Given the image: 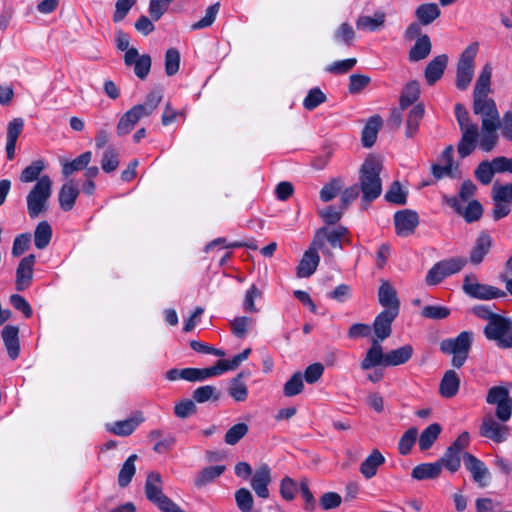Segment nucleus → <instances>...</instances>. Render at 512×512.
<instances>
[{"label":"nucleus","mask_w":512,"mask_h":512,"mask_svg":"<svg viewBox=\"0 0 512 512\" xmlns=\"http://www.w3.org/2000/svg\"><path fill=\"white\" fill-rule=\"evenodd\" d=\"M378 366H386V353L379 340H373L370 348L366 351L364 359L361 361L360 367L362 370L367 371Z\"/></svg>","instance_id":"nucleus-19"},{"label":"nucleus","mask_w":512,"mask_h":512,"mask_svg":"<svg viewBox=\"0 0 512 512\" xmlns=\"http://www.w3.org/2000/svg\"><path fill=\"white\" fill-rule=\"evenodd\" d=\"M52 238V228L47 221H41L35 228L34 231V244L36 248L42 250L45 249Z\"/></svg>","instance_id":"nucleus-43"},{"label":"nucleus","mask_w":512,"mask_h":512,"mask_svg":"<svg viewBox=\"0 0 512 512\" xmlns=\"http://www.w3.org/2000/svg\"><path fill=\"white\" fill-rule=\"evenodd\" d=\"M440 13L441 12L437 4L426 3L420 5L416 9L415 15L422 25H429L440 16Z\"/></svg>","instance_id":"nucleus-42"},{"label":"nucleus","mask_w":512,"mask_h":512,"mask_svg":"<svg viewBox=\"0 0 512 512\" xmlns=\"http://www.w3.org/2000/svg\"><path fill=\"white\" fill-rule=\"evenodd\" d=\"M446 203L453 208L457 214L463 216L467 223L479 220L483 213L482 205L477 200L470 201L465 209L462 208L460 200L455 196L446 197Z\"/></svg>","instance_id":"nucleus-13"},{"label":"nucleus","mask_w":512,"mask_h":512,"mask_svg":"<svg viewBox=\"0 0 512 512\" xmlns=\"http://www.w3.org/2000/svg\"><path fill=\"white\" fill-rule=\"evenodd\" d=\"M137 458L136 454H132L122 465L118 475V484L120 487H126L131 482L136 472L135 461Z\"/></svg>","instance_id":"nucleus-46"},{"label":"nucleus","mask_w":512,"mask_h":512,"mask_svg":"<svg viewBox=\"0 0 512 512\" xmlns=\"http://www.w3.org/2000/svg\"><path fill=\"white\" fill-rule=\"evenodd\" d=\"M23 127L24 120L22 118H14L7 125L6 154L8 160H12L14 158L16 142L23 131Z\"/></svg>","instance_id":"nucleus-25"},{"label":"nucleus","mask_w":512,"mask_h":512,"mask_svg":"<svg viewBox=\"0 0 512 512\" xmlns=\"http://www.w3.org/2000/svg\"><path fill=\"white\" fill-rule=\"evenodd\" d=\"M44 169L45 164L43 160L33 161L29 166L22 170L20 174V181L23 183H30L33 181L37 182Z\"/></svg>","instance_id":"nucleus-48"},{"label":"nucleus","mask_w":512,"mask_h":512,"mask_svg":"<svg viewBox=\"0 0 512 512\" xmlns=\"http://www.w3.org/2000/svg\"><path fill=\"white\" fill-rule=\"evenodd\" d=\"M462 455L448 447L443 456L437 461L441 468L445 467L451 473H455L461 466Z\"/></svg>","instance_id":"nucleus-47"},{"label":"nucleus","mask_w":512,"mask_h":512,"mask_svg":"<svg viewBox=\"0 0 512 512\" xmlns=\"http://www.w3.org/2000/svg\"><path fill=\"white\" fill-rule=\"evenodd\" d=\"M342 189V181L334 178L325 184L320 191V198L323 202H329L334 199Z\"/></svg>","instance_id":"nucleus-60"},{"label":"nucleus","mask_w":512,"mask_h":512,"mask_svg":"<svg viewBox=\"0 0 512 512\" xmlns=\"http://www.w3.org/2000/svg\"><path fill=\"white\" fill-rule=\"evenodd\" d=\"M219 9H220L219 3L210 5L205 11V16L203 18H201L199 21L193 23L191 28L193 30H199V29H203V28H207V27L211 26L216 19Z\"/></svg>","instance_id":"nucleus-59"},{"label":"nucleus","mask_w":512,"mask_h":512,"mask_svg":"<svg viewBox=\"0 0 512 512\" xmlns=\"http://www.w3.org/2000/svg\"><path fill=\"white\" fill-rule=\"evenodd\" d=\"M418 436V430L415 427L409 428L400 438L398 450L401 455H408L411 452Z\"/></svg>","instance_id":"nucleus-56"},{"label":"nucleus","mask_w":512,"mask_h":512,"mask_svg":"<svg viewBox=\"0 0 512 512\" xmlns=\"http://www.w3.org/2000/svg\"><path fill=\"white\" fill-rule=\"evenodd\" d=\"M431 41L429 36L421 35L409 51V60L417 62L425 59L431 52Z\"/></svg>","instance_id":"nucleus-37"},{"label":"nucleus","mask_w":512,"mask_h":512,"mask_svg":"<svg viewBox=\"0 0 512 512\" xmlns=\"http://www.w3.org/2000/svg\"><path fill=\"white\" fill-rule=\"evenodd\" d=\"M473 112L481 116V124L485 121L499 123V112L495 101L488 96L473 97Z\"/></svg>","instance_id":"nucleus-12"},{"label":"nucleus","mask_w":512,"mask_h":512,"mask_svg":"<svg viewBox=\"0 0 512 512\" xmlns=\"http://www.w3.org/2000/svg\"><path fill=\"white\" fill-rule=\"evenodd\" d=\"M224 465L208 466L203 468L196 476L194 484L197 488H202L220 477L225 472Z\"/></svg>","instance_id":"nucleus-36"},{"label":"nucleus","mask_w":512,"mask_h":512,"mask_svg":"<svg viewBox=\"0 0 512 512\" xmlns=\"http://www.w3.org/2000/svg\"><path fill=\"white\" fill-rule=\"evenodd\" d=\"M491 76H492V67L490 64H486L482 68V70L476 80L473 97L488 96V94L490 92Z\"/></svg>","instance_id":"nucleus-39"},{"label":"nucleus","mask_w":512,"mask_h":512,"mask_svg":"<svg viewBox=\"0 0 512 512\" xmlns=\"http://www.w3.org/2000/svg\"><path fill=\"white\" fill-rule=\"evenodd\" d=\"M180 53L175 48H170L165 54V72L168 76H173L179 70Z\"/></svg>","instance_id":"nucleus-62"},{"label":"nucleus","mask_w":512,"mask_h":512,"mask_svg":"<svg viewBox=\"0 0 512 512\" xmlns=\"http://www.w3.org/2000/svg\"><path fill=\"white\" fill-rule=\"evenodd\" d=\"M443 269L445 275L448 277L452 274L458 273L463 269L467 263V259L463 257H453L450 259L442 260L438 262Z\"/></svg>","instance_id":"nucleus-61"},{"label":"nucleus","mask_w":512,"mask_h":512,"mask_svg":"<svg viewBox=\"0 0 512 512\" xmlns=\"http://www.w3.org/2000/svg\"><path fill=\"white\" fill-rule=\"evenodd\" d=\"M381 160L373 155L366 157L359 172V191L362 193V203L369 204L377 199L382 192L380 173Z\"/></svg>","instance_id":"nucleus-1"},{"label":"nucleus","mask_w":512,"mask_h":512,"mask_svg":"<svg viewBox=\"0 0 512 512\" xmlns=\"http://www.w3.org/2000/svg\"><path fill=\"white\" fill-rule=\"evenodd\" d=\"M219 392L214 386L211 385H204L201 387H198L193 392V400L197 403H205L211 399L217 401L219 400Z\"/></svg>","instance_id":"nucleus-57"},{"label":"nucleus","mask_w":512,"mask_h":512,"mask_svg":"<svg viewBox=\"0 0 512 512\" xmlns=\"http://www.w3.org/2000/svg\"><path fill=\"white\" fill-rule=\"evenodd\" d=\"M455 116L461 131V138L457 145V152L461 158H466L475 150L479 137L478 125L472 122L465 107L457 103Z\"/></svg>","instance_id":"nucleus-2"},{"label":"nucleus","mask_w":512,"mask_h":512,"mask_svg":"<svg viewBox=\"0 0 512 512\" xmlns=\"http://www.w3.org/2000/svg\"><path fill=\"white\" fill-rule=\"evenodd\" d=\"M385 463V457L378 449H374L360 465V472L366 479H371L378 468Z\"/></svg>","instance_id":"nucleus-31"},{"label":"nucleus","mask_w":512,"mask_h":512,"mask_svg":"<svg viewBox=\"0 0 512 512\" xmlns=\"http://www.w3.org/2000/svg\"><path fill=\"white\" fill-rule=\"evenodd\" d=\"M495 170L491 161L485 160L478 164L474 171L476 179L483 185L491 183Z\"/></svg>","instance_id":"nucleus-52"},{"label":"nucleus","mask_w":512,"mask_h":512,"mask_svg":"<svg viewBox=\"0 0 512 512\" xmlns=\"http://www.w3.org/2000/svg\"><path fill=\"white\" fill-rule=\"evenodd\" d=\"M442 431L438 423H432L426 427L420 434L418 445L421 451H426L432 447L434 442L438 439Z\"/></svg>","instance_id":"nucleus-38"},{"label":"nucleus","mask_w":512,"mask_h":512,"mask_svg":"<svg viewBox=\"0 0 512 512\" xmlns=\"http://www.w3.org/2000/svg\"><path fill=\"white\" fill-rule=\"evenodd\" d=\"M459 387L460 378L457 373L454 370L446 371L440 382V394L445 398H452L458 393Z\"/></svg>","instance_id":"nucleus-32"},{"label":"nucleus","mask_w":512,"mask_h":512,"mask_svg":"<svg viewBox=\"0 0 512 512\" xmlns=\"http://www.w3.org/2000/svg\"><path fill=\"white\" fill-rule=\"evenodd\" d=\"M382 123V118L379 115L369 118L362 131V144L364 147L369 148L374 145Z\"/></svg>","instance_id":"nucleus-34"},{"label":"nucleus","mask_w":512,"mask_h":512,"mask_svg":"<svg viewBox=\"0 0 512 512\" xmlns=\"http://www.w3.org/2000/svg\"><path fill=\"white\" fill-rule=\"evenodd\" d=\"M247 432V424L237 423L226 432L225 442L229 445H235L247 434Z\"/></svg>","instance_id":"nucleus-64"},{"label":"nucleus","mask_w":512,"mask_h":512,"mask_svg":"<svg viewBox=\"0 0 512 512\" xmlns=\"http://www.w3.org/2000/svg\"><path fill=\"white\" fill-rule=\"evenodd\" d=\"M119 154L113 147L107 148L101 159V168L105 173L115 171L119 166Z\"/></svg>","instance_id":"nucleus-54"},{"label":"nucleus","mask_w":512,"mask_h":512,"mask_svg":"<svg viewBox=\"0 0 512 512\" xmlns=\"http://www.w3.org/2000/svg\"><path fill=\"white\" fill-rule=\"evenodd\" d=\"M473 342V333L463 331L455 338L445 339L440 343V350L452 355V366L461 368L468 358Z\"/></svg>","instance_id":"nucleus-4"},{"label":"nucleus","mask_w":512,"mask_h":512,"mask_svg":"<svg viewBox=\"0 0 512 512\" xmlns=\"http://www.w3.org/2000/svg\"><path fill=\"white\" fill-rule=\"evenodd\" d=\"M251 353V349L247 348L241 353L235 355L230 360H219L217 362L218 368H220V373H224L229 370H235L243 361H245L249 354Z\"/></svg>","instance_id":"nucleus-58"},{"label":"nucleus","mask_w":512,"mask_h":512,"mask_svg":"<svg viewBox=\"0 0 512 512\" xmlns=\"http://www.w3.org/2000/svg\"><path fill=\"white\" fill-rule=\"evenodd\" d=\"M493 202L512 203V183L499 185L494 184L492 188Z\"/></svg>","instance_id":"nucleus-63"},{"label":"nucleus","mask_w":512,"mask_h":512,"mask_svg":"<svg viewBox=\"0 0 512 512\" xmlns=\"http://www.w3.org/2000/svg\"><path fill=\"white\" fill-rule=\"evenodd\" d=\"M162 99L163 93L161 90H152L147 94L144 103L134 105L131 110L134 111L135 115L140 120L150 116L156 110Z\"/></svg>","instance_id":"nucleus-23"},{"label":"nucleus","mask_w":512,"mask_h":512,"mask_svg":"<svg viewBox=\"0 0 512 512\" xmlns=\"http://www.w3.org/2000/svg\"><path fill=\"white\" fill-rule=\"evenodd\" d=\"M143 421V415L141 413H137L128 419L107 424L106 428L109 432L117 436L126 437L131 435Z\"/></svg>","instance_id":"nucleus-20"},{"label":"nucleus","mask_w":512,"mask_h":512,"mask_svg":"<svg viewBox=\"0 0 512 512\" xmlns=\"http://www.w3.org/2000/svg\"><path fill=\"white\" fill-rule=\"evenodd\" d=\"M145 494L147 499L153 504L165 496L162 492V478L158 472L151 471L148 473L145 482Z\"/></svg>","instance_id":"nucleus-29"},{"label":"nucleus","mask_w":512,"mask_h":512,"mask_svg":"<svg viewBox=\"0 0 512 512\" xmlns=\"http://www.w3.org/2000/svg\"><path fill=\"white\" fill-rule=\"evenodd\" d=\"M480 434L496 443H502L507 440L509 430L507 426L499 424L491 415H486L480 426Z\"/></svg>","instance_id":"nucleus-15"},{"label":"nucleus","mask_w":512,"mask_h":512,"mask_svg":"<svg viewBox=\"0 0 512 512\" xmlns=\"http://www.w3.org/2000/svg\"><path fill=\"white\" fill-rule=\"evenodd\" d=\"M19 329L16 326L7 325L2 330V338L7 353L12 360H15L20 353Z\"/></svg>","instance_id":"nucleus-28"},{"label":"nucleus","mask_w":512,"mask_h":512,"mask_svg":"<svg viewBox=\"0 0 512 512\" xmlns=\"http://www.w3.org/2000/svg\"><path fill=\"white\" fill-rule=\"evenodd\" d=\"M79 193L78 185L73 180L64 183L58 193V201L61 209L64 211L72 210Z\"/></svg>","instance_id":"nucleus-24"},{"label":"nucleus","mask_w":512,"mask_h":512,"mask_svg":"<svg viewBox=\"0 0 512 512\" xmlns=\"http://www.w3.org/2000/svg\"><path fill=\"white\" fill-rule=\"evenodd\" d=\"M385 199L389 203L405 205L407 202V192L402 189L398 181H394L387 190Z\"/></svg>","instance_id":"nucleus-51"},{"label":"nucleus","mask_w":512,"mask_h":512,"mask_svg":"<svg viewBox=\"0 0 512 512\" xmlns=\"http://www.w3.org/2000/svg\"><path fill=\"white\" fill-rule=\"evenodd\" d=\"M271 481V469L267 464H263L251 476L250 486L258 497L267 499L270 495L268 486Z\"/></svg>","instance_id":"nucleus-14"},{"label":"nucleus","mask_w":512,"mask_h":512,"mask_svg":"<svg viewBox=\"0 0 512 512\" xmlns=\"http://www.w3.org/2000/svg\"><path fill=\"white\" fill-rule=\"evenodd\" d=\"M465 468L471 473L473 481L479 487H486L490 482V472L485 463L470 453L463 454Z\"/></svg>","instance_id":"nucleus-10"},{"label":"nucleus","mask_w":512,"mask_h":512,"mask_svg":"<svg viewBox=\"0 0 512 512\" xmlns=\"http://www.w3.org/2000/svg\"><path fill=\"white\" fill-rule=\"evenodd\" d=\"M35 261V255L29 254L19 262L18 267L16 269L15 283L16 289L18 291H24L31 285Z\"/></svg>","instance_id":"nucleus-16"},{"label":"nucleus","mask_w":512,"mask_h":512,"mask_svg":"<svg viewBox=\"0 0 512 512\" xmlns=\"http://www.w3.org/2000/svg\"><path fill=\"white\" fill-rule=\"evenodd\" d=\"M477 48L474 45L468 46L461 54L456 72V87L459 90H466L471 83L474 74V58Z\"/></svg>","instance_id":"nucleus-7"},{"label":"nucleus","mask_w":512,"mask_h":512,"mask_svg":"<svg viewBox=\"0 0 512 512\" xmlns=\"http://www.w3.org/2000/svg\"><path fill=\"white\" fill-rule=\"evenodd\" d=\"M499 123H491L484 120L482 123V134L479 141L480 148L485 152H490L496 146L498 135L496 133Z\"/></svg>","instance_id":"nucleus-30"},{"label":"nucleus","mask_w":512,"mask_h":512,"mask_svg":"<svg viewBox=\"0 0 512 512\" xmlns=\"http://www.w3.org/2000/svg\"><path fill=\"white\" fill-rule=\"evenodd\" d=\"M420 95V87L418 82L411 81L406 84L404 87L401 96L399 105L401 110H405L409 106H411L414 102H416Z\"/></svg>","instance_id":"nucleus-44"},{"label":"nucleus","mask_w":512,"mask_h":512,"mask_svg":"<svg viewBox=\"0 0 512 512\" xmlns=\"http://www.w3.org/2000/svg\"><path fill=\"white\" fill-rule=\"evenodd\" d=\"M462 289L467 296L479 300H492L506 296L503 290L480 283L475 274H468L464 277Z\"/></svg>","instance_id":"nucleus-6"},{"label":"nucleus","mask_w":512,"mask_h":512,"mask_svg":"<svg viewBox=\"0 0 512 512\" xmlns=\"http://www.w3.org/2000/svg\"><path fill=\"white\" fill-rule=\"evenodd\" d=\"M424 116V106L417 104L410 110L407 121L405 134L408 138L413 137L418 131L420 122Z\"/></svg>","instance_id":"nucleus-41"},{"label":"nucleus","mask_w":512,"mask_h":512,"mask_svg":"<svg viewBox=\"0 0 512 512\" xmlns=\"http://www.w3.org/2000/svg\"><path fill=\"white\" fill-rule=\"evenodd\" d=\"M303 388V375L301 372H296L284 384L283 393L286 397H293L300 394Z\"/></svg>","instance_id":"nucleus-55"},{"label":"nucleus","mask_w":512,"mask_h":512,"mask_svg":"<svg viewBox=\"0 0 512 512\" xmlns=\"http://www.w3.org/2000/svg\"><path fill=\"white\" fill-rule=\"evenodd\" d=\"M348 233L347 228L339 226L335 229H328L322 227L318 229L312 240V246L314 248L322 249V253L329 257L332 256V252L329 249H324L325 242H328L333 248H342L341 239Z\"/></svg>","instance_id":"nucleus-9"},{"label":"nucleus","mask_w":512,"mask_h":512,"mask_svg":"<svg viewBox=\"0 0 512 512\" xmlns=\"http://www.w3.org/2000/svg\"><path fill=\"white\" fill-rule=\"evenodd\" d=\"M243 372L239 373L231 380L229 395L237 402H243L247 399L248 389L245 383L241 381Z\"/></svg>","instance_id":"nucleus-50"},{"label":"nucleus","mask_w":512,"mask_h":512,"mask_svg":"<svg viewBox=\"0 0 512 512\" xmlns=\"http://www.w3.org/2000/svg\"><path fill=\"white\" fill-rule=\"evenodd\" d=\"M483 333L487 340L496 343L501 349H512V319L500 315L487 323Z\"/></svg>","instance_id":"nucleus-5"},{"label":"nucleus","mask_w":512,"mask_h":512,"mask_svg":"<svg viewBox=\"0 0 512 512\" xmlns=\"http://www.w3.org/2000/svg\"><path fill=\"white\" fill-rule=\"evenodd\" d=\"M399 313H396V309L393 308L391 310H383L380 312L374 322H373V330L377 337L376 340L379 342L390 337L392 333V323Z\"/></svg>","instance_id":"nucleus-17"},{"label":"nucleus","mask_w":512,"mask_h":512,"mask_svg":"<svg viewBox=\"0 0 512 512\" xmlns=\"http://www.w3.org/2000/svg\"><path fill=\"white\" fill-rule=\"evenodd\" d=\"M162 99L163 93L161 90H152L147 94L144 103L134 105L131 110L134 111L135 115L140 120L150 116L156 110Z\"/></svg>","instance_id":"nucleus-22"},{"label":"nucleus","mask_w":512,"mask_h":512,"mask_svg":"<svg viewBox=\"0 0 512 512\" xmlns=\"http://www.w3.org/2000/svg\"><path fill=\"white\" fill-rule=\"evenodd\" d=\"M486 402L496 405V417L501 422H507L512 415V399L507 388L494 386L489 389Z\"/></svg>","instance_id":"nucleus-8"},{"label":"nucleus","mask_w":512,"mask_h":512,"mask_svg":"<svg viewBox=\"0 0 512 512\" xmlns=\"http://www.w3.org/2000/svg\"><path fill=\"white\" fill-rule=\"evenodd\" d=\"M379 303L384 307V310L396 309L399 313L400 301L397 297L396 290L387 281H382L378 291Z\"/></svg>","instance_id":"nucleus-27"},{"label":"nucleus","mask_w":512,"mask_h":512,"mask_svg":"<svg viewBox=\"0 0 512 512\" xmlns=\"http://www.w3.org/2000/svg\"><path fill=\"white\" fill-rule=\"evenodd\" d=\"M384 24V15L376 14L375 17L361 16L356 21L358 30L376 31Z\"/></svg>","instance_id":"nucleus-53"},{"label":"nucleus","mask_w":512,"mask_h":512,"mask_svg":"<svg viewBox=\"0 0 512 512\" xmlns=\"http://www.w3.org/2000/svg\"><path fill=\"white\" fill-rule=\"evenodd\" d=\"M318 248L312 245L305 251L297 267V276L300 278L310 277L317 269L320 257L317 253Z\"/></svg>","instance_id":"nucleus-21"},{"label":"nucleus","mask_w":512,"mask_h":512,"mask_svg":"<svg viewBox=\"0 0 512 512\" xmlns=\"http://www.w3.org/2000/svg\"><path fill=\"white\" fill-rule=\"evenodd\" d=\"M185 380L189 382H197V381H204L210 377L219 376L220 368H218V365L208 367V368H185Z\"/></svg>","instance_id":"nucleus-40"},{"label":"nucleus","mask_w":512,"mask_h":512,"mask_svg":"<svg viewBox=\"0 0 512 512\" xmlns=\"http://www.w3.org/2000/svg\"><path fill=\"white\" fill-rule=\"evenodd\" d=\"M139 122V119L135 115L134 111L129 109L126 113L122 115L120 118L117 127L116 132L118 136H124L129 134L136 124Z\"/></svg>","instance_id":"nucleus-49"},{"label":"nucleus","mask_w":512,"mask_h":512,"mask_svg":"<svg viewBox=\"0 0 512 512\" xmlns=\"http://www.w3.org/2000/svg\"><path fill=\"white\" fill-rule=\"evenodd\" d=\"M92 158V153L90 151L84 152L80 154L78 157L73 159L71 162H66L63 165L62 173L65 176H70L76 171H80L88 166Z\"/></svg>","instance_id":"nucleus-45"},{"label":"nucleus","mask_w":512,"mask_h":512,"mask_svg":"<svg viewBox=\"0 0 512 512\" xmlns=\"http://www.w3.org/2000/svg\"><path fill=\"white\" fill-rule=\"evenodd\" d=\"M52 184L50 176L42 175L27 194V213L31 219L47 212Z\"/></svg>","instance_id":"nucleus-3"},{"label":"nucleus","mask_w":512,"mask_h":512,"mask_svg":"<svg viewBox=\"0 0 512 512\" xmlns=\"http://www.w3.org/2000/svg\"><path fill=\"white\" fill-rule=\"evenodd\" d=\"M395 231L398 236L407 237L413 234L419 224L417 212L405 209L394 214Z\"/></svg>","instance_id":"nucleus-11"},{"label":"nucleus","mask_w":512,"mask_h":512,"mask_svg":"<svg viewBox=\"0 0 512 512\" xmlns=\"http://www.w3.org/2000/svg\"><path fill=\"white\" fill-rule=\"evenodd\" d=\"M414 349L412 345L406 344L397 349L391 350L386 353V366H399L407 363L412 355Z\"/></svg>","instance_id":"nucleus-35"},{"label":"nucleus","mask_w":512,"mask_h":512,"mask_svg":"<svg viewBox=\"0 0 512 512\" xmlns=\"http://www.w3.org/2000/svg\"><path fill=\"white\" fill-rule=\"evenodd\" d=\"M441 472V465L436 461L434 463H422L415 466L411 472V476L419 481L431 480L438 478Z\"/></svg>","instance_id":"nucleus-33"},{"label":"nucleus","mask_w":512,"mask_h":512,"mask_svg":"<svg viewBox=\"0 0 512 512\" xmlns=\"http://www.w3.org/2000/svg\"><path fill=\"white\" fill-rule=\"evenodd\" d=\"M493 245L492 237L485 231L481 232L476 238L473 247L469 253V262L472 265H479L483 262L486 255L490 252Z\"/></svg>","instance_id":"nucleus-18"},{"label":"nucleus","mask_w":512,"mask_h":512,"mask_svg":"<svg viewBox=\"0 0 512 512\" xmlns=\"http://www.w3.org/2000/svg\"><path fill=\"white\" fill-rule=\"evenodd\" d=\"M448 57L446 54H441L433 58L425 68V79L429 85H433L444 74L447 67Z\"/></svg>","instance_id":"nucleus-26"}]
</instances>
